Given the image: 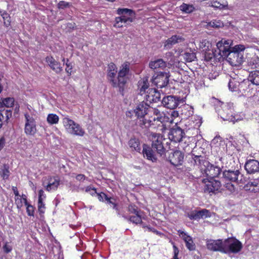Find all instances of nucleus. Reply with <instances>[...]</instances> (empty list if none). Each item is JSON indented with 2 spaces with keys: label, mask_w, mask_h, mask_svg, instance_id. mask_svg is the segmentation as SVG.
Instances as JSON below:
<instances>
[{
  "label": "nucleus",
  "mask_w": 259,
  "mask_h": 259,
  "mask_svg": "<svg viewBox=\"0 0 259 259\" xmlns=\"http://www.w3.org/2000/svg\"><path fill=\"white\" fill-rule=\"evenodd\" d=\"M208 25L213 28H220L224 26V24L222 21L217 20L211 21Z\"/></svg>",
  "instance_id": "obj_44"
},
{
  "label": "nucleus",
  "mask_w": 259,
  "mask_h": 259,
  "mask_svg": "<svg viewBox=\"0 0 259 259\" xmlns=\"http://www.w3.org/2000/svg\"><path fill=\"white\" fill-rule=\"evenodd\" d=\"M118 73L116 65L111 62L108 65L107 70V79L112 87L116 85V74Z\"/></svg>",
  "instance_id": "obj_15"
},
{
  "label": "nucleus",
  "mask_w": 259,
  "mask_h": 259,
  "mask_svg": "<svg viewBox=\"0 0 259 259\" xmlns=\"http://www.w3.org/2000/svg\"><path fill=\"white\" fill-rule=\"evenodd\" d=\"M142 213L135 214V215L130 216L128 221L136 224H142Z\"/></svg>",
  "instance_id": "obj_37"
},
{
  "label": "nucleus",
  "mask_w": 259,
  "mask_h": 259,
  "mask_svg": "<svg viewBox=\"0 0 259 259\" xmlns=\"http://www.w3.org/2000/svg\"><path fill=\"white\" fill-rule=\"evenodd\" d=\"M12 111L11 109L5 110L0 108V120H5L8 122V120L12 117Z\"/></svg>",
  "instance_id": "obj_32"
},
{
  "label": "nucleus",
  "mask_w": 259,
  "mask_h": 259,
  "mask_svg": "<svg viewBox=\"0 0 259 259\" xmlns=\"http://www.w3.org/2000/svg\"><path fill=\"white\" fill-rule=\"evenodd\" d=\"M117 14L120 16L115 18L114 26L118 28L122 27V23L132 22L136 17L135 12L133 10L127 8H118L117 10Z\"/></svg>",
  "instance_id": "obj_4"
},
{
  "label": "nucleus",
  "mask_w": 259,
  "mask_h": 259,
  "mask_svg": "<svg viewBox=\"0 0 259 259\" xmlns=\"http://www.w3.org/2000/svg\"><path fill=\"white\" fill-rule=\"evenodd\" d=\"M128 145L132 151L140 152L141 149L140 140L136 138H131L128 142Z\"/></svg>",
  "instance_id": "obj_29"
},
{
  "label": "nucleus",
  "mask_w": 259,
  "mask_h": 259,
  "mask_svg": "<svg viewBox=\"0 0 259 259\" xmlns=\"http://www.w3.org/2000/svg\"><path fill=\"white\" fill-rule=\"evenodd\" d=\"M15 100L13 97H7L2 99L0 102V108H4V107H12L14 104Z\"/></svg>",
  "instance_id": "obj_31"
},
{
  "label": "nucleus",
  "mask_w": 259,
  "mask_h": 259,
  "mask_svg": "<svg viewBox=\"0 0 259 259\" xmlns=\"http://www.w3.org/2000/svg\"><path fill=\"white\" fill-rule=\"evenodd\" d=\"M46 198V195L44 194V191L41 189L38 192V200L43 201V200Z\"/></svg>",
  "instance_id": "obj_58"
},
{
  "label": "nucleus",
  "mask_w": 259,
  "mask_h": 259,
  "mask_svg": "<svg viewBox=\"0 0 259 259\" xmlns=\"http://www.w3.org/2000/svg\"><path fill=\"white\" fill-rule=\"evenodd\" d=\"M128 73H122L118 71L117 76L116 77V85L114 88H118V92L122 96H124V91L126 87L127 82V77L126 76Z\"/></svg>",
  "instance_id": "obj_16"
},
{
  "label": "nucleus",
  "mask_w": 259,
  "mask_h": 259,
  "mask_svg": "<svg viewBox=\"0 0 259 259\" xmlns=\"http://www.w3.org/2000/svg\"><path fill=\"white\" fill-rule=\"evenodd\" d=\"M49 184L51 185L52 187L57 188L59 185V181L58 180L55 179L53 182H50Z\"/></svg>",
  "instance_id": "obj_60"
},
{
  "label": "nucleus",
  "mask_w": 259,
  "mask_h": 259,
  "mask_svg": "<svg viewBox=\"0 0 259 259\" xmlns=\"http://www.w3.org/2000/svg\"><path fill=\"white\" fill-rule=\"evenodd\" d=\"M153 113L156 117H154L153 121H158L162 123L165 120V114L163 112H161L157 108L153 109Z\"/></svg>",
  "instance_id": "obj_33"
},
{
  "label": "nucleus",
  "mask_w": 259,
  "mask_h": 259,
  "mask_svg": "<svg viewBox=\"0 0 259 259\" xmlns=\"http://www.w3.org/2000/svg\"><path fill=\"white\" fill-rule=\"evenodd\" d=\"M180 9L184 13H190L194 10L195 8L192 5L183 3L180 6Z\"/></svg>",
  "instance_id": "obj_36"
},
{
  "label": "nucleus",
  "mask_w": 259,
  "mask_h": 259,
  "mask_svg": "<svg viewBox=\"0 0 259 259\" xmlns=\"http://www.w3.org/2000/svg\"><path fill=\"white\" fill-rule=\"evenodd\" d=\"M240 177H242V175L239 170H225L223 171L222 178L225 181H230L231 182H236L239 183V178Z\"/></svg>",
  "instance_id": "obj_17"
},
{
  "label": "nucleus",
  "mask_w": 259,
  "mask_h": 259,
  "mask_svg": "<svg viewBox=\"0 0 259 259\" xmlns=\"http://www.w3.org/2000/svg\"><path fill=\"white\" fill-rule=\"evenodd\" d=\"M208 249L213 251H220L224 253V240L223 239L208 240L206 241Z\"/></svg>",
  "instance_id": "obj_18"
},
{
  "label": "nucleus",
  "mask_w": 259,
  "mask_h": 259,
  "mask_svg": "<svg viewBox=\"0 0 259 259\" xmlns=\"http://www.w3.org/2000/svg\"><path fill=\"white\" fill-rule=\"evenodd\" d=\"M142 154L144 157L149 160L152 162H156L157 161V158L154 150L147 144H144L143 145Z\"/></svg>",
  "instance_id": "obj_20"
},
{
  "label": "nucleus",
  "mask_w": 259,
  "mask_h": 259,
  "mask_svg": "<svg viewBox=\"0 0 259 259\" xmlns=\"http://www.w3.org/2000/svg\"><path fill=\"white\" fill-rule=\"evenodd\" d=\"M240 83V82L237 80V79L235 78H230L228 82L229 89L231 92H235L238 93Z\"/></svg>",
  "instance_id": "obj_30"
},
{
  "label": "nucleus",
  "mask_w": 259,
  "mask_h": 259,
  "mask_svg": "<svg viewBox=\"0 0 259 259\" xmlns=\"http://www.w3.org/2000/svg\"><path fill=\"white\" fill-rule=\"evenodd\" d=\"M46 61L50 67L57 73H60L63 70L60 63L55 60L52 56H47Z\"/></svg>",
  "instance_id": "obj_23"
},
{
  "label": "nucleus",
  "mask_w": 259,
  "mask_h": 259,
  "mask_svg": "<svg viewBox=\"0 0 259 259\" xmlns=\"http://www.w3.org/2000/svg\"><path fill=\"white\" fill-rule=\"evenodd\" d=\"M96 194L97 195L98 199L101 201H103L107 198V195L103 192H101L100 193H97Z\"/></svg>",
  "instance_id": "obj_56"
},
{
  "label": "nucleus",
  "mask_w": 259,
  "mask_h": 259,
  "mask_svg": "<svg viewBox=\"0 0 259 259\" xmlns=\"http://www.w3.org/2000/svg\"><path fill=\"white\" fill-rule=\"evenodd\" d=\"M146 228L149 232H152L156 234H159L158 231L155 230L154 228L151 227L150 226H146Z\"/></svg>",
  "instance_id": "obj_63"
},
{
  "label": "nucleus",
  "mask_w": 259,
  "mask_h": 259,
  "mask_svg": "<svg viewBox=\"0 0 259 259\" xmlns=\"http://www.w3.org/2000/svg\"><path fill=\"white\" fill-rule=\"evenodd\" d=\"M25 123L24 132L27 135L34 136L36 133V125L35 119L28 113L24 114Z\"/></svg>",
  "instance_id": "obj_11"
},
{
  "label": "nucleus",
  "mask_w": 259,
  "mask_h": 259,
  "mask_svg": "<svg viewBox=\"0 0 259 259\" xmlns=\"http://www.w3.org/2000/svg\"><path fill=\"white\" fill-rule=\"evenodd\" d=\"M204 171L208 179H212L219 177L221 173L222 169L220 167L209 163V164L204 169Z\"/></svg>",
  "instance_id": "obj_19"
},
{
  "label": "nucleus",
  "mask_w": 259,
  "mask_h": 259,
  "mask_svg": "<svg viewBox=\"0 0 259 259\" xmlns=\"http://www.w3.org/2000/svg\"><path fill=\"white\" fill-rule=\"evenodd\" d=\"M244 167L248 174H254L259 171V162L254 159L248 160L246 162Z\"/></svg>",
  "instance_id": "obj_22"
},
{
  "label": "nucleus",
  "mask_w": 259,
  "mask_h": 259,
  "mask_svg": "<svg viewBox=\"0 0 259 259\" xmlns=\"http://www.w3.org/2000/svg\"><path fill=\"white\" fill-rule=\"evenodd\" d=\"M233 104L227 103L224 104L222 111L220 112L221 118L224 120L231 121L233 123L241 120L242 119L238 118V115H233Z\"/></svg>",
  "instance_id": "obj_6"
},
{
  "label": "nucleus",
  "mask_w": 259,
  "mask_h": 259,
  "mask_svg": "<svg viewBox=\"0 0 259 259\" xmlns=\"http://www.w3.org/2000/svg\"><path fill=\"white\" fill-rule=\"evenodd\" d=\"M199 210L197 211L196 210L192 211L190 213L187 214V217H188L191 220H198L201 219L200 215H199Z\"/></svg>",
  "instance_id": "obj_40"
},
{
  "label": "nucleus",
  "mask_w": 259,
  "mask_h": 259,
  "mask_svg": "<svg viewBox=\"0 0 259 259\" xmlns=\"http://www.w3.org/2000/svg\"><path fill=\"white\" fill-rule=\"evenodd\" d=\"M173 249H174V257L175 258H178V255L179 253V250L178 248L174 244H173Z\"/></svg>",
  "instance_id": "obj_59"
},
{
  "label": "nucleus",
  "mask_w": 259,
  "mask_h": 259,
  "mask_svg": "<svg viewBox=\"0 0 259 259\" xmlns=\"http://www.w3.org/2000/svg\"><path fill=\"white\" fill-rule=\"evenodd\" d=\"M105 201H107V203L108 204H111L113 205V208L116 210H118V208L117 207V204L115 203V200L113 198L108 197L107 196V199H105Z\"/></svg>",
  "instance_id": "obj_52"
},
{
  "label": "nucleus",
  "mask_w": 259,
  "mask_h": 259,
  "mask_svg": "<svg viewBox=\"0 0 259 259\" xmlns=\"http://www.w3.org/2000/svg\"><path fill=\"white\" fill-rule=\"evenodd\" d=\"M145 100L149 103H157L161 100V95L155 89H151L150 92L146 95Z\"/></svg>",
  "instance_id": "obj_26"
},
{
  "label": "nucleus",
  "mask_w": 259,
  "mask_h": 259,
  "mask_svg": "<svg viewBox=\"0 0 259 259\" xmlns=\"http://www.w3.org/2000/svg\"><path fill=\"white\" fill-rule=\"evenodd\" d=\"M221 41H222V45H224L227 50H231L232 47H231V46L232 45L233 41L232 40L228 39L226 40L225 39H222Z\"/></svg>",
  "instance_id": "obj_51"
},
{
  "label": "nucleus",
  "mask_w": 259,
  "mask_h": 259,
  "mask_svg": "<svg viewBox=\"0 0 259 259\" xmlns=\"http://www.w3.org/2000/svg\"><path fill=\"white\" fill-rule=\"evenodd\" d=\"M59 116L55 114L51 113L48 114L47 117V121L51 124H55L59 121Z\"/></svg>",
  "instance_id": "obj_38"
},
{
  "label": "nucleus",
  "mask_w": 259,
  "mask_h": 259,
  "mask_svg": "<svg viewBox=\"0 0 259 259\" xmlns=\"http://www.w3.org/2000/svg\"><path fill=\"white\" fill-rule=\"evenodd\" d=\"M185 138L184 131L177 124L170 128L168 133L169 139L175 143H180Z\"/></svg>",
  "instance_id": "obj_10"
},
{
  "label": "nucleus",
  "mask_w": 259,
  "mask_h": 259,
  "mask_svg": "<svg viewBox=\"0 0 259 259\" xmlns=\"http://www.w3.org/2000/svg\"><path fill=\"white\" fill-rule=\"evenodd\" d=\"M63 123L68 133L78 136H83L85 132L81 126L68 117L63 119Z\"/></svg>",
  "instance_id": "obj_7"
},
{
  "label": "nucleus",
  "mask_w": 259,
  "mask_h": 259,
  "mask_svg": "<svg viewBox=\"0 0 259 259\" xmlns=\"http://www.w3.org/2000/svg\"><path fill=\"white\" fill-rule=\"evenodd\" d=\"M222 44V41H221V40L217 44V47L219 50L218 55L220 56L219 58H218L219 61H221V59L222 58H226L228 55L227 54L231 51L227 50V48Z\"/></svg>",
  "instance_id": "obj_28"
},
{
  "label": "nucleus",
  "mask_w": 259,
  "mask_h": 259,
  "mask_svg": "<svg viewBox=\"0 0 259 259\" xmlns=\"http://www.w3.org/2000/svg\"><path fill=\"white\" fill-rule=\"evenodd\" d=\"M224 253H237L242 248L241 242L234 237H230L224 240Z\"/></svg>",
  "instance_id": "obj_5"
},
{
  "label": "nucleus",
  "mask_w": 259,
  "mask_h": 259,
  "mask_svg": "<svg viewBox=\"0 0 259 259\" xmlns=\"http://www.w3.org/2000/svg\"><path fill=\"white\" fill-rule=\"evenodd\" d=\"M245 47L242 45H237L232 47L226 57L228 62L232 65L238 66L244 62L243 52Z\"/></svg>",
  "instance_id": "obj_3"
},
{
  "label": "nucleus",
  "mask_w": 259,
  "mask_h": 259,
  "mask_svg": "<svg viewBox=\"0 0 259 259\" xmlns=\"http://www.w3.org/2000/svg\"><path fill=\"white\" fill-rule=\"evenodd\" d=\"M169 77V72H159L152 76L151 81L157 88H163L168 84Z\"/></svg>",
  "instance_id": "obj_8"
},
{
  "label": "nucleus",
  "mask_w": 259,
  "mask_h": 259,
  "mask_svg": "<svg viewBox=\"0 0 259 259\" xmlns=\"http://www.w3.org/2000/svg\"><path fill=\"white\" fill-rule=\"evenodd\" d=\"M71 5V4L70 3L61 1L58 4L57 7L59 9H65V8H69Z\"/></svg>",
  "instance_id": "obj_49"
},
{
  "label": "nucleus",
  "mask_w": 259,
  "mask_h": 259,
  "mask_svg": "<svg viewBox=\"0 0 259 259\" xmlns=\"http://www.w3.org/2000/svg\"><path fill=\"white\" fill-rule=\"evenodd\" d=\"M183 99L176 96H167L164 97L162 100V104L163 106L170 109L176 108L181 103H183Z\"/></svg>",
  "instance_id": "obj_12"
},
{
  "label": "nucleus",
  "mask_w": 259,
  "mask_h": 259,
  "mask_svg": "<svg viewBox=\"0 0 259 259\" xmlns=\"http://www.w3.org/2000/svg\"><path fill=\"white\" fill-rule=\"evenodd\" d=\"M250 82L254 85H259V71L255 70L249 72L247 79L240 82L238 93L243 96L250 95L252 89L250 87Z\"/></svg>",
  "instance_id": "obj_2"
},
{
  "label": "nucleus",
  "mask_w": 259,
  "mask_h": 259,
  "mask_svg": "<svg viewBox=\"0 0 259 259\" xmlns=\"http://www.w3.org/2000/svg\"><path fill=\"white\" fill-rule=\"evenodd\" d=\"M139 86L140 87V93L146 92L149 87V83L148 82V78L147 77L143 78V80L141 82H139Z\"/></svg>",
  "instance_id": "obj_35"
},
{
  "label": "nucleus",
  "mask_w": 259,
  "mask_h": 259,
  "mask_svg": "<svg viewBox=\"0 0 259 259\" xmlns=\"http://www.w3.org/2000/svg\"><path fill=\"white\" fill-rule=\"evenodd\" d=\"M184 154L179 150H176L170 152L167 158V160L174 166H179L183 164L184 159Z\"/></svg>",
  "instance_id": "obj_13"
},
{
  "label": "nucleus",
  "mask_w": 259,
  "mask_h": 259,
  "mask_svg": "<svg viewBox=\"0 0 259 259\" xmlns=\"http://www.w3.org/2000/svg\"><path fill=\"white\" fill-rule=\"evenodd\" d=\"M184 38L181 36L174 35L165 40L164 44V48L166 50L171 49L176 44L183 42Z\"/></svg>",
  "instance_id": "obj_24"
},
{
  "label": "nucleus",
  "mask_w": 259,
  "mask_h": 259,
  "mask_svg": "<svg viewBox=\"0 0 259 259\" xmlns=\"http://www.w3.org/2000/svg\"><path fill=\"white\" fill-rule=\"evenodd\" d=\"M128 211L135 214H138L139 213H143V212L140 210L138 209V208L135 205H130L128 206Z\"/></svg>",
  "instance_id": "obj_48"
},
{
  "label": "nucleus",
  "mask_w": 259,
  "mask_h": 259,
  "mask_svg": "<svg viewBox=\"0 0 259 259\" xmlns=\"http://www.w3.org/2000/svg\"><path fill=\"white\" fill-rule=\"evenodd\" d=\"M184 58L187 62H191L194 61L196 57L194 53L186 52L184 54Z\"/></svg>",
  "instance_id": "obj_39"
},
{
  "label": "nucleus",
  "mask_w": 259,
  "mask_h": 259,
  "mask_svg": "<svg viewBox=\"0 0 259 259\" xmlns=\"http://www.w3.org/2000/svg\"><path fill=\"white\" fill-rule=\"evenodd\" d=\"M9 168V166L6 164H5L2 168L1 175L4 179H7L9 177L10 171Z\"/></svg>",
  "instance_id": "obj_42"
},
{
  "label": "nucleus",
  "mask_w": 259,
  "mask_h": 259,
  "mask_svg": "<svg viewBox=\"0 0 259 259\" xmlns=\"http://www.w3.org/2000/svg\"><path fill=\"white\" fill-rule=\"evenodd\" d=\"M225 188L231 193H233L235 191V187L231 183H228L225 185Z\"/></svg>",
  "instance_id": "obj_53"
},
{
  "label": "nucleus",
  "mask_w": 259,
  "mask_h": 259,
  "mask_svg": "<svg viewBox=\"0 0 259 259\" xmlns=\"http://www.w3.org/2000/svg\"><path fill=\"white\" fill-rule=\"evenodd\" d=\"M3 248L6 253H9L12 250L11 247L8 245L7 243L4 246Z\"/></svg>",
  "instance_id": "obj_62"
},
{
  "label": "nucleus",
  "mask_w": 259,
  "mask_h": 259,
  "mask_svg": "<svg viewBox=\"0 0 259 259\" xmlns=\"http://www.w3.org/2000/svg\"><path fill=\"white\" fill-rule=\"evenodd\" d=\"M46 209V206L43 201H38V211L40 214H44Z\"/></svg>",
  "instance_id": "obj_50"
},
{
  "label": "nucleus",
  "mask_w": 259,
  "mask_h": 259,
  "mask_svg": "<svg viewBox=\"0 0 259 259\" xmlns=\"http://www.w3.org/2000/svg\"><path fill=\"white\" fill-rule=\"evenodd\" d=\"M150 106L144 101L138 104L134 109V113L138 120L137 124L142 128H148L153 124L151 120L146 119L145 116L149 111Z\"/></svg>",
  "instance_id": "obj_1"
},
{
  "label": "nucleus",
  "mask_w": 259,
  "mask_h": 259,
  "mask_svg": "<svg viewBox=\"0 0 259 259\" xmlns=\"http://www.w3.org/2000/svg\"><path fill=\"white\" fill-rule=\"evenodd\" d=\"M0 15L4 20V24L6 27H9L11 25V17L5 11L0 10Z\"/></svg>",
  "instance_id": "obj_34"
},
{
  "label": "nucleus",
  "mask_w": 259,
  "mask_h": 259,
  "mask_svg": "<svg viewBox=\"0 0 259 259\" xmlns=\"http://www.w3.org/2000/svg\"><path fill=\"white\" fill-rule=\"evenodd\" d=\"M34 209L32 205L26 207V212L28 216H34Z\"/></svg>",
  "instance_id": "obj_55"
},
{
  "label": "nucleus",
  "mask_w": 259,
  "mask_h": 259,
  "mask_svg": "<svg viewBox=\"0 0 259 259\" xmlns=\"http://www.w3.org/2000/svg\"><path fill=\"white\" fill-rule=\"evenodd\" d=\"M62 61L63 62V64H65L66 66L65 71L68 74V75H70L71 74L72 69L73 67L72 63L70 62L69 59H68L66 60V61L65 62V58H63L62 59Z\"/></svg>",
  "instance_id": "obj_43"
},
{
  "label": "nucleus",
  "mask_w": 259,
  "mask_h": 259,
  "mask_svg": "<svg viewBox=\"0 0 259 259\" xmlns=\"http://www.w3.org/2000/svg\"><path fill=\"white\" fill-rule=\"evenodd\" d=\"M178 232L180 236L185 241L186 247L190 251L194 250L195 249L196 246L192 237L181 230H178Z\"/></svg>",
  "instance_id": "obj_21"
},
{
  "label": "nucleus",
  "mask_w": 259,
  "mask_h": 259,
  "mask_svg": "<svg viewBox=\"0 0 259 259\" xmlns=\"http://www.w3.org/2000/svg\"><path fill=\"white\" fill-rule=\"evenodd\" d=\"M85 192H89L91 195H94L97 193L96 189L91 186H88L85 189Z\"/></svg>",
  "instance_id": "obj_57"
},
{
  "label": "nucleus",
  "mask_w": 259,
  "mask_h": 259,
  "mask_svg": "<svg viewBox=\"0 0 259 259\" xmlns=\"http://www.w3.org/2000/svg\"><path fill=\"white\" fill-rule=\"evenodd\" d=\"M149 67L151 69L154 70L158 68L162 69H164L166 67V63L162 59H158L154 61H150Z\"/></svg>",
  "instance_id": "obj_27"
},
{
  "label": "nucleus",
  "mask_w": 259,
  "mask_h": 259,
  "mask_svg": "<svg viewBox=\"0 0 259 259\" xmlns=\"http://www.w3.org/2000/svg\"><path fill=\"white\" fill-rule=\"evenodd\" d=\"M12 190L15 195V197H20V195H19V192L16 187H13Z\"/></svg>",
  "instance_id": "obj_64"
},
{
  "label": "nucleus",
  "mask_w": 259,
  "mask_h": 259,
  "mask_svg": "<svg viewBox=\"0 0 259 259\" xmlns=\"http://www.w3.org/2000/svg\"><path fill=\"white\" fill-rule=\"evenodd\" d=\"M217 58V56L215 53L213 51L205 52L204 54V60L206 62L211 61L212 59Z\"/></svg>",
  "instance_id": "obj_41"
},
{
  "label": "nucleus",
  "mask_w": 259,
  "mask_h": 259,
  "mask_svg": "<svg viewBox=\"0 0 259 259\" xmlns=\"http://www.w3.org/2000/svg\"><path fill=\"white\" fill-rule=\"evenodd\" d=\"M151 136V147L156 151L160 156L164 155L165 153V149L162 143V136L160 134L152 133Z\"/></svg>",
  "instance_id": "obj_9"
},
{
  "label": "nucleus",
  "mask_w": 259,
  "mask_h": 259,
  "mask_svg": "<svg viewBox=\"0 0 259 259\" xmlns=\"http://www.w3.org/2000/svg\"><path fill=\"white\" fill-rule=\"evenodd\" d=\"M199 215L201 219H205L211 217V212L209 210L206 209H202L199 210Z\"/></svg>",
  "instance_id": "obj_46"
},
{
  "label": "nucleus",
  "mask_w": 259,
  "mask_h": 259,
  "mask_svg": "<svg viewBox=\"0 0 259 259\" xmlns=\"http://www.w3.org/2000/svg\"><path fill=\"white\" fill-rule=\"evenodd\" d=\"M15 203L17 205V208L20 210L23 206V202L22 198H19V197H15Z\"/></svg>",
  "instance_id": "obj_54"
},
{
  "label": "nucleus",
  "mask_w": 259,
  "mask_h": 259,
  "mask_svg": "<svg viewBox=\"0 0 259 259\" xmlns=\"http://www.w3.org/2000/svg\"><path fill=\"white\" fill-rule=\"evenodd\" d=\"M221 186L222 184L220 181L215 179H208L207 184L204 186V191L210 194H216L220 192Z\"/></svg>",
  "instance_id": "obj_14"
},
{
  "label": "nucleus",
  "mask_w": 259,
  "mask_h": 259,
  "mask_svg": "<svg viewBox=\"0 0 259 259\" xmlns=\"http://www.w3.org/2000/svg\"><path fill=\"white\" fill-rule=\"evenodd\" d=\"M191 155L194 165L200 166L201 169H203V166L205 169L207 165L209 164V162L207 160L205 157L201 155H196L193 153H192Z\"/></svg>",
  "instance_id": "obj_25"
},
{
  "label": "nucleus",
  "mask_w": 259,
  "mask_h": 259,
  "mask_svg": "<svg viewBox=\"0 0 259 259\" xmlns=\"http://www.w3.org/2000/svg\"><path fill=\"white\" fill-rule=\"evenodd\" d=\"M243 189L245 191L250 192L257 193L259 192V187L254 188V187H252L248 184L245 185Z\"/></svg>",
  "instance_id": "obj_47"
},
{
  "label": "nucleus",
  "mask_w": 259,
  "mask_h": 259,
  "mask_svg": "<svg viewBox=\"0 0 259 259\" xmlns=\"http://www.w3.org/2000/svg\"><path fill=\"white\" fill-rule=\"evenodd\" d=\"M76 179L79 181H83L85 179V176L83 174H78L76 176Z\"/></svg>",
  "instance_id": "obj_61"
},
{
  "label": "nucleus",
  "mask_w": 259,
  "mask_h": 259,
  "mask_svg": "<svg viewBox=\"0 0 259 259\" xmlns=\"http://www.w3.org/2000/svg\"><path fill=\"white\" fill-rule=\"evenodd\" d=\"M118 71L128 74L130 71V63L128 62H124L120 67V69Z\"/></svg>",
  "instance_id": "obj_45"
}]
</instances>
